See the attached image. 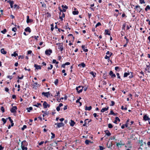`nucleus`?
Segmentation results:
<instances>
[{"label":"nucleus","instance_id":"8","mask_svg":"<svg viewBox=\"0 0 150 150\" xmlns=\"http://www.w3.org/2000/svg\"><path fill=\"white\" fill-rule=\"evenodd\" d=\"M55 125H57V127L58 128H59L63 126H64V124L62 122H61V123H58L57 124H55Z\"/></svg>","mask_w":150,"mask_h":150},{"label":"nucleus","instance_id":"6","mask_svg":"<svg viewBox=\"0 0 150 150\" xmlns=\"http://www.w3.org/2000/svg\"><path fill=\"white\" fill-rule=\"evenodd\" d=\"M43 105L44 108H46L47 107L49 108L50 105L46 101H44L43 104Z\"/></svg>","mask_w":150,"mask_h":150},{"label":"nucleus","instance_id":"44","mask_svg":"<svg viewBox=\"0 0 150 150\" xmlns=\"http://www.w3.org/2000/svg\"><path fill=\"white\" fill-rule=\"evenodd\" d=\"M115 102L113 101H111V104H110V106H113L115 105Z\"/></svg>","mask_w":150,"mask_h":150},{"label":"nucleus","instance_id":"22","mask_svg":"<svg viewBox=\"0 0 150 150\" xmlns=\"http://www.w3.org/2000/svg\"><path fill=\"white\" fill-rule=\"evenodd\" d=\"M130 72L128 71L127 72H125L124 73L123 76L124 77H127L128 75H130Z\"/></svg>","mask_w":150,"mask_h":150},{"label":"nucleus","instance_id":"26","mask_svg":"<svg viewBox=\"0 0 150 150\" xmlns=\"http://www.w3.org/2000/svg\"><path fill=\"white\" fill-rule=\"evenodd\" d=\"M143 119L145 121H146L149 120V118L148 116H147L146 115H145L144 116Z\"/></svg>","mask_w":150,"mask_h":150},{"label":"nucleus","instance_id":"58","mask_svg":"<svg viewBox=\"0 0 150 150\" xmlns=\"http://www.w3.org/2000/svg\"><path fill=\"white\" fill-rule=\"evenodd\" d=\"M32 52V51L31 50H29L28 51L27 53L28 54H31Z\"/></svg>","mask_w":150,"mask_h":150},{"label":"nucleus","instance_id":"36","mask_svg":"<svg viewBox=\"0 0 150 150\" xmlns=\"http://www.w3.org/2000/svg\"><path fill=\"white\" fill-rule=\"evenodd\" d=\"M6 29H4L3 30L1 31V33H2L4 34L6 32Z\"/></svg>","mask_w":150,"mask_h":150},{"label":"nucleus","instance_id":"55","mask_svg":"<svg viewBox=\"0 0 150 150\" xmlns=\"http://www.w3.org/2000/svg\"><path fill=\"white\" fill-rule=\"evenodd\" d=\"M1 110L3 112H4V109L3 107L2 106L1 107Z\"/></svg>","mask_w":150,"mask_h":150},{"label":"nucleus","instance_id":"59","mask_svg":"<svg viewBox=\"0 0 150 150\" xmlns=\"http://www.w3.org/2000/svg\"><path fill=\"white\" fill-rule=\"evenodd\" d=\"M116 75L117 76L118 78L119 79H120V74L119 73H117L116 74Z\"/></svg>","mask_w":150,"mask_h":150},{"label":"nucleus","instance_id":"52","mask_svg":"<svg viewBox=\"0 0 150 150\" xmlns=\"http://www.w3.org/2000/svg\"><path fill=\"white\" fill-rule=\"evenodd\" d=\"M124 38L125 39H126V40L127 41V44L128 42H129V40L125 36V37H124Z\"/></svg>","mask_w":150,"mask_h":150},{"label":"nucleus","instance_id":"13","mask_svg":"<svg viewBox=\"0 0 150 150\" xmlns=\"http://www.w3.org/2000/svg\"><path fill=\"white\" fill-rule=\"evenodd\" d=\"M109 74L110 76L112 77H116V75L115 74H113V72L112 71H110Z\"/></svg>","mask_w":150,"mask_h":150},{"label":"nucleus","instance_id":"2","mask_svg":"<svg viewBox=\"0 0 150 150\" xmlns=\"http://www.w3.org/2000/svg\"><path fill=\"white\" fill-rule=\"evenodd\" d=\"M83 87L82 86H79L76 88V90L79 93H80L82 92Z\"/></svg>","mask_w":150,"mask_h":150},{"label":"nucleus","instance_id":"62","mask_svg":"<svg viewBox=\"0 0 150 150\" xmlns=\"http://www.w3.org/2000/svg\"><path fill=\"white\" fill-rule=\"evenodd\" d=\"M12 98L13 99H15L16 98V96L15 95H13L12 96Z\"/></svg>","mask_w":150,"mask_h":150},{"label":"nucleus","instance_id":"49","mask_svg":"<svg viewBox=\"0 0 150 150\" xmlns=\"http://www.w3.org/2000/svg\"><path fill=\"white\" fill-rule=\"evenodd\" d=\"M2 120L4 122V124L6 122V120L5 119H4V118H2Z\"/></svg>","mask_w":150,"mask_h":150},{"label":"nucleus","instance_id":"17","mask_svg":"<svg viewBox=\"0 0 150 150\" xmlns=\"http://www.w3.org/2000/svg\"><path fill=\"white\" fill-rule=\"evenodd\" d=\"M70 125L72 127L74 126L75 123V122L73 120H71V122L69 123Z\"/></svg>","mask_w":150,"mask_h":150},{"label":"nucleus","instance_id":"46","mask_svg":"<svg viewBox=\"0 0 150 150\" xmlns=\"http://www.w3.org/2000/svg\"><path fill=\"white\" fill-rule=\"evenodd\" d=\"M90 142V141H89L88 140H86L85 141V143L86 144H89V142Z\"/></svg>","mask_w":150,"mask_h":150},{"label":"nucleus","instance_id":"4","mask_svg":"<svg viewBox=\"0 0 150 150\" xmlns=\"http://www.w3.org/2000/svg\"><path fill=\"white\" fill-rule=\"evenodd\" d=\"M17 108L16 106H14L12 107L10 110L11 112L12 113H15L16 112Z\"/></svg>","mask_w":150,"mask_h":150},{"label":"nucleus","instance_id":"30","mask_svg":"<svg viewBox=\"0 0 150 150\" xmlns=\"http://www.w3.org/2000/svg\"><path fill=\"white\" fill-rule=\"evenodd\" d=\"M33 109V108L31 107H30L29 108H27V111L28 112H30L31 110Z\"/></svg>","mask_w":150,"mask_h":150},{"label":"nucleus","instance_id":"56","mask_svg":"<svg viewBox=\"0 0 150 150\" xmlns=\"http://www.w3.org/2000/svg\"><path fill=\"white\" fill-rule=\"evenodd\" d=\"M8 118L9 119V121H10L11 122V123H12L13 122V121L11 119V117H9Z\"/></svg>","mask_w":150,"mask_h":150},{"label":"nucleus","instance_id":"11","mask_svg":"<svg viewBox=\"0 0 150 150\" xmlns=\"http://www.w3.org/2000/svg\"><path fill=\"white\" fill-rule=\"evenodd\" d=\"M109 109V107L108 106H107L106 107L103 108L101 111V112H103L105 111H106L107 110Z\"/></svg>","mask_w":150,"mask_h":150},{"label":"nucleus","instance_id":"42","mask_svg":"<svg viewBox=\"0 0 150 150\" xmlns=\"http://www.w3.org/2000/svg\"><path fill=\"white\" fill-rule=\"evenodd\" d=\"M51 134L52 135V136L51 137V139H53L55 137V134H54L52 132H51Z\"/></svg>","mask_w":150,"mask_h":150},{"label":"nucleus","instance_id":"54","mask_svg":"<svg viewBox=\"0 0 150 150\" xmlns=\"http://www.w3.org/2000/svg\"><path fill=\"white\" fill-rule=\"evenodd\" d=\"M44 143V141H41V142H39L38 144L39 145H41L42 144Z\"/></svg>","mask_w":150,"mask_h":150},{"label":"nucleus","instance_id":"29","mask_svg":"<svg viewBox=\"0 0 150 150\" xmlns=\"http://www.w3.org/2000/svg\"><path fill=\"white\" fill-rule=\"evenodd\" d=\"M90 74L92 75L93 77H95L96 76V74L95 73L93 72V71H92L90 72Z\"/></svg>","mask_w":150,"mask_h":150},{"label":"nucleus","instance_id":"9","mask_svg":"<svg viewBox=\"0 0 150 150\" xmlns=\"http://www.w3.org/2000/svg\"><path fill=\"white\" fill-rule=\"evenodd\" d=\"M39 85L37 83H35L33 85V88L34 89H36L37 87Z\"/></svg>","mask_w":150,"mask_h":150},{"label":"nucleus","instance_id":"14","mask_svg":"<svg viewBox=\"0 0 150 150\" xmlns=\"http://www.w3.org/2000/svg\"><path fill=\"white\" fill-rule=\"evenodd\" d=\"M83 50L85 52H87L88 51V50L86 48L85 45H82L81 47Z\"/></svg>","mask_w":150,"mask_h":150},{"label":"nucleus","instance_id":"60","mask_svg":"<svg viewBox=\"0 0 150 150\" xmlns=\"http://www.w3.org/2000/svg\"><path fill=\"white\" fill-rule=\"evenodd\" d=\"M60 108L58 106H57V108H56V110H57L58 111H59L60 110Z\"/></svg>","mask_w":150,"mask_h":150},{"label":"nucleus","instance_id":"61","mask_svg":"<svg viewBox=\"0 0 150 150\" xmlns=\"http://www.w3.org/2000/svg\"><path fill=\"white\" fill-rule=\"evenodd\" d=\"M58 80L57 79H56L54 81V83H55V84L57 85V83H58Z\"/></svg>","mask_w":150,"mask_h":150},{"label":"nucleus","instance_id":"25","mask_svg":"<svg viewBox=\"0 0 150 150\" xmlns=\"http://www.w3.org/2000/svg\"><path fill=\"white\" fill-rule=\"evenodd\" d=\"M112 55V53H110V54L109 55V56H108L107 55H106L105 57V58L106 59H108L109 60L110 59V57Z\"/></svg>","mask_w":150,"mask_h":150},{"label":"nucleus","instance_id":"27","mask_svg":"<svg viewBox=\"0 0 150 150\" xmlns=\"http://www.w3.org/2000/svg\"><path fill=\"white\" fill-rule=\"evenodd\" d=\"M10 4L11 7L12 8L13 7V5L14 4V2L13 1H11V2H10Z\"/></svg>","mask_w":150,"mask_h":150},{"label":"nucleus","instance_id":"19","mask_svg":"<svg viewBox=\"0 0 150 150\" xmlns=\"http://www.w3.org/2000/svg\"><path fill=\"white\" fill-rule=\"evenodd\" d=\"M117 121L120 122V120L118 117H116L115 118V120L114 121V122L115 124H117Z\"/></svg>","mask_w":150,"mask_h":150},{"label":"nucleus","instance_id":"15","mask_svg":"<svg viewBox=\"0 0 150 150\" xmlns=\"http://www.w3.org/2000/svg\"><path fill=\"white\" fill-rule=\"evenodd\" d=\"M79 67H82L83 68H84L85 67L86 65L83 62L81 63V64H79L78 65Z\"/></svg>","mask_w":150,"mask_h":150},{"label":"nucleus","instance_id":"53","mask_svg":"<svg viewBox=\"0 0 150 150\" xmlns=\"http://www.w3.org/2000/svg\"><path fill=\"white\" fill-rule=\"evenodd\" d=\"M17 29L16 27H14L12 28V30L14 32H15L16 30Z\"/></svg>","mask_w":150,"mask_h":150},{"label":"nucleus","instance_id":"33","mask_svg":"<svg viewBox=\"0 0 150 150\" xmlns=\"http://www.w3.org/2000/svg\"><path fill=\"white\" fill-rule=\"evenodd\" d=\"M32 38H34L36 40H38V38H39L38 36H33L32 37Z\"/></svg>","mask_w":150,"mask_h":150},{"label":"nucleus","instance_id":"40","mask_svg":"<svg viewBox=\"0 0 150 150\" xmlns=\"http://www.w3.org/2000/svg\"><path fill=\"white\" fill-rule=\"evenodd\" d=\"M130 72V74H131L130 76H129V79H131L133 77V73L131 72Z\"/></svg>","mask_w":150,"mask_h":150},{"label":"nucleus","instance_id":"7","mask_svg":"<svg viewBox=\"0 0 150 150\" xmlns=\"http://www.w3.org/2000/svg\"><path fill=\"white\" fill-rule=\"evenodd\" d=\"M42 95H44L46 97L48 98L49 96L50 95V93L49 92H43L42 93Z\"/></svg>","mask_w":150,"mask_h":150},{"label":"nucleus","instance_id":"43","mask_svg":"<svg viewBox=\"0 0 150 150\" xmlns=\"http://www.w3.org/2000/svg\"><path fill=\"white\" fill-rule=\"evenodd\" d=\"M109 115H115V114L114 113V112L112 110H111L110 112V113Z\"/></svg>","mask_w":150,"mask_h":150},{"label":"nucleus","instance_id":"37","mask_svg":"<svg viewBox=\"0 0 150 150\" xmlns=\"http://www.w3.org/2000/svg\"><path fill=\"white\" fill-rule=\"evenodd\" d=\"M88 119H86L84 121V123L83 124V126H86L87 125V122H86V121L88 120Z\"/></svg>","mask_w":150,"mask_h":150},{"label":"nucleus","instance_id":"20","mask_svg":"<svg viewBox=\"0 0 150 150\" xmlns=\"http://www.w3.org/2000/svg\"><path fill=\"white\" fill-rule=\"evenodd\" d=\"M92 107L91 106H90L89 107H87V106H86L85 107V110H86L90 111Z\"/></svg>","mask_w":150,"mask_h":150},{"label":"nucleus","instance_id":"10","mask_svg":"<svg viewBox=\"0 0 150 150\" xmlns=\"http://www.w3.org/2000/svg\"><path fill=\"white\" fill-rule=\"evenodd\" d=\"M74 10L75 11H73L72 13L74 15H77L79 13V11H75L76 10V8H74Z\"/></svg>","mask_w":150,"mask_h":150},{"label":"nucleus","instance_id":"18","mask_svg":"<svg viewBox=\"0 0 150 150\" xmlns=\"http://www.w3.org/2000/svg\"><path fill=\"white\" fill-rule=\"evenodd\" d=\"M1 52L2 54H6L7 53L4 50V48H2L1 49Z\"/></svg>","mask_w":150,"mask_h":150},{"label":"nucleus","instance_id":"34","mask_svg":"<svg viewBox=\"0 0 150 150\" xmlns=\"http://www.w3.org/2000/svg\"><path fill=\"white\" fill-rule=\"evenodd\" d=\"M50 67H48L47 68V69L48 70H51V69L52 68H53V65L52 64H50Z\"/></svg>","mask_w":150,"mask_h":150},{"label":"nucleus","instance_id":"41","mask_svg":"<svg viewBox=\"0 0 150 150\" xmlns=\"http://www.w3.org/2000/svg\"><path fill=\"white\" fill-rule=\"evenodd\" d=\"M124 144H121L120 143H117L116 144V146H120L121 145H123Z\"/></svg>","mask_w":150,"mask_h":150},{"label":"nucleus","instance_id":"32","mask_svg":"<svg viewBox=\"0 0 150 150\" xmlns=\"http://www.w3.org/2000/svg\"><path fill=\"white\" fill-rule=\"evenodd\" d=\"M34 106L39 107V106H41V104L40 103H37V104H36L34 105Z\"/></svg>","mask_w":150,"mask_h":150},{"label":"nucleus","instance_id":"47","mask_svg":"<svg viewBox=\"0 0 150 150\" xmlns=\"http://www.w3.org/2000/svg\"><path fill=\"white\" fill-rule=\"evenodd\" d=\"M27 128V126L26 125H24L23 126V127L21 128V129L22 130H23L24 129H26Z\"/></svg>","mask_w":150,"mask_h":150},{"label":"nucleus","instance_id":"39","mask_svg":"<svg viewBox=\"0 0 150 150\" xmlns=\"http://www.w3.org/2000/svg\"><path fill=\"white\" fill-rule=\"evenodd\" d=\"M101 25V24L100 22L98 23L95 26V27L97 28L98 26L100 25Z\"/></svg>","mask_w":150,"mask_h":150},{"label":"nucleus","instance_id":"24","mask_svg":"<svg viewBox=\"0 0 150 150\" xmlns=\"http://www.w3.org/2000/svg\"><path fill=\"white\" fill-rule=\"evenodd\" d=\"M58 49L61 51H62L63 50V47L62 45H60L58 47Z\"/></svg>","mask_w":150,"mask_h":150},{"label":"nucleus","instance_id":"16","mask_svg":"<svg viewBox=\"0 0 150 150\" xmlns=\"http://www.w3.org/2000/svg\"><path fill=\"white\" fill-rule=\"evenodd\" d=\"M25 31L26 32H28L29 33H30L31 32V30L29 27H27L25 29Z\"/></svg>","mask_w":150,"mask_h":150},{"label":"nucleus","instance_id":"3","mask_svg":"<svg viewBox=\"0 0 150 150\" xmlns=\"http://www.w3.org/2000/svg\"><path fill=\"white\" fill-rule=\"evenodd\" d=\"M52 52V51L51 50H47L45 51V54L49 56Z\"/></svg>","mask_w":150,"mask_h":150},{"label":"nucleus","instance_id":"63","mask_svg":"<svg viewBox=\"0 0 150 150\" xmlns=\"http://www.w3.org/2000/svg\"><path fill=\"white\" fill-rule=\"evenodd\" d=\"M48 113H47V112H45L44 114L43 115V117L45 116V115H47Z\"/></svg>","mask_w":150,"mask_h":150},{"label":"nucleus","instance_id":"57","mask_svg":"<svg viewBox=\"0 0 150 150\" xmlns=\"http://www.w3.org/2000/svg\"><path fill=\"white\" fill-rule=\"evenodd\" d=\"M139 8V9H140V7L139 6H138V5H137V6H136L135 7V8L136 9H137V8Z\"/></svg>","mask_w":150,"mask_h":150},{"label":"nucleus","instance_id":"38","mask_svg":"<svg viewBox=\"0 0 150 150\" xmlns=\"http://www.w3.org/2000/svg\"><path fill=\"white\" fill-rule=\"evenodd\" d=\"M108 127L110 128H112L113 127V126L112 124L109 123L108 124Z\"/></svg>","mask_w":150,"mask_h":150},{"label":"nucleus","instance_id":"12","mask_svg":"<svg viewBox=\"0 0 150 150\" xmlns=\"http://www.w3.org/2000/svg\"><path fill=\"white\" fill-rule=\"evenodd\" d=\"M34 66V67H35L36 69L38 70L41 69V66L40 65H38L36 64H35Z\"/></svg>","mask_w":150,"mask_h":150},{"label":"nucleus","instance_id":"31","mask_svg":"<svg viewBox=\"0 0 150 150\" xmlns=\"http://www.w3.org/2000/svg\"><path fill=\"white\" fill-rule=\"evenodd\" d=\"M18 54L15 52H14L13 54H11V56L16 57L18 56Z\"/></svg>","mask_w":150,"mask_h":150},{"label":"nucleus","instance_id":"50","mask_svg":"<svg viewBox=\"0 0 150 150\" xmlns=\"http://www.w3.org/2000/svg\"><path fill=\"white\" fill-rule=\"evenodd\" d=\"M121 109L122 110H127V108L126 107H125V108H124V107L123 106H122L121 107Z\"/></svg>","mask_w":150,"mask_h":150},{"label":"nucleus","instance_id":"1","mask_svg":"<svg viewBox=\"0 0 150 150\" xmlns=\"http://www.w3.org/2000/svg\"><path fill=\"white\" fill-rule=\"evenodd\" d=\"M28 144L25 141H23L21 143V148L22 150H28L27 147Z\"/></svg>","mask_w":150,"mask_h":150},{"label":"nucleus","instance_id":"5","mask_svg":"<svg viewBox=\"0 0 150 150\" xmlns=\"http://www.w3.org/2000/svg\"><path fill=\"white\" fill-rule=\"evenodd\" d=\"M33 22V20L32 19H30L28 16H27L26 22L27 23H31Z\"/></svg>","mask_w":150,"mask_h":150},{"label":"nucleus","instance_id":"23","mask_svg":"<svg viewBox=\"0 0 150 150\" xmlns=\"http://www.w3.org/2000/svg\"><path fill=\"white\" fill-rule=\"evenodd\" d=\"M105 133L108 136H110L111 135V133L108 130L105 131Z\"/></svg>","mask_w":150,"mask_h":150},{"label":"nucleus","instance_id":"35","mask_svg":"<svg viewBox=\"0 0 150 150\" xmlns=\"http://www.w3.org/2000/svg\"><path fill=\"white\" fill-rule=\"evenodd\" d=\"M52 63H56L57 64H58L59 63L58 62L56 61L55 59H53L52 61Z\"/></svg>","mask_w":150,"mask_h":150},{"label":"nucleus","instance_id":"28","mask_svg":"<svg viewBox=\"0 0 150 150\" xmlns=\"http://www.w3.org/2000/svg\"><path fill=\"white\" fill-rule=\"evenodd\" d=\"M148 10H150V6L149 5H147L145 8V10L147 11Z\"/></svg>","mask_w":150,"mask_h":150},{"label":"nucleus","instance_id":"48","mask_svg":"<svg viewBox=\"0 0 150 150\" xmlns=\"http://www.w3.org/2000/svg\"><path fill=\"white\" fill-rule=\"evenodd\" d=\"M62 8H65L66 9H67L68 8L67 6L66 5H65V6L62 5Z\"/></svg>","mask_w":150,"mask_h":150},{"label":"nucleus","instance_id":"21","mask_svg":"<svg viewBox=\"0 0 150 150\" xmlns=\"http://www.w3.org/2000/svg\"><path fill=\"white\" fill-rule=\"evenodd\" d=\"M105 35H110V32L108 30H105Z\"/></svg>","mask_w":150,"mask_h":150},{"label":"nucleus","instance_id":"64","mask_svg":"<svg viewBox=\"0 0 150 150\" xmlns=\"http://www.w3.org/2000/svg\"><path fill=\"white\" fill-rule=\"evenodd\" d=\"M5 91H6L8 92L9 91V89L7 88H5Z\"/></svg>","mask_w":150,"mask_h":150},{"label":"nucleus","instance_id":"51","mask_svg":"<svg viewBox=\"0 0 150 150\" xmlns=\"http://www.w3.org/2000/svg\"><path fill=\"white\" fill-rule=\"evenodd\" d=\"M105 148L102 146H99V149L100 150H103Z\"/></svg>","mask_w":150,"mask_h":150},{"label":"nucleus","instance_id":"45","mask_svg":"<svg viewBox=\"0 0 150 150\" xmlns=\"http://www.w3.org/2000/svg\"><path fill=\"white\" fill-rule=\"evenodd\" d=\"M139 2L141 4H144L145 3L144 0H139Z\"/></svg>","mask_w":150,"mask_h":150}]
</instances>
